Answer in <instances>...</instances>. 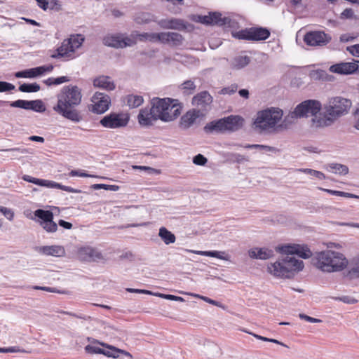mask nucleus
Masks as SVG:
<instances>
[{
	"label": "nucleus",
	"mask_w": 359,
	"mask_h": 359,
	"mask_svg": "<svg viewBox=\"0 0 359 359\" xmlns=\"http://www.w3.org/2000/svg\"><path fill=\"white\" fill-rule=\"evenodd\" d=\"M346 49L352 55L359 57V44L348 46Z\"/></svg>",
	"instance_id": "338daca9"
},
{
	"label": "nucleus",
	"mask_w": 359,
	"mask_h": 359,
	"mask_svg": "<svg viewBox=\"0 0 359 359\" xmlns=\"http://www.w3.org/2000/svg\"><path fill=\"white\" fill-rule=\"evenodd\" d=\"M304 268V262L294 257L287 255L281 260L268 266V271L275 276L289 278L292 271H299Z\"/></svg>",
	"instance_id": "39448f33"
},
{
	"label": "nucleus",
	"mask_w": 359,
	"mask_h": 359,
	"mask_svg": "<svg viewBox=\"0 0 359 359\" xmlns=\"http://www.w3.org/2000/svg\"><path fill=\"white\" fill-rule=\"evenodd\" d=\"M92 102H93L92 111L103 114L109 109L111 99L108 95L97 92L93 95Z\"/></svg>",
	"instance_id": "2eb2a0df"
},
{
	"label": "nucleus",
	"mask_w": 359,
	"mask_h": 359,
	"mask_svg": "<svg viewBox=\"0 0 359 359\" xmlns=\"http://www.w3.org/2000/svg\"><path fill=\"white\" fill-rule=\"evenodd\" d=\"M278 252L286 255H297L302 259H307L312 256V252L306 245H280L276 248Z\"/></svg>",
	"instance_id": "9b49d317"
},
{
	"label": "nucleus",
	"mask_w": 359,
	"mask_h": 359,
	"mask_svg": "<svg viewBox=\"0 0 359 359\" xmlns=\"http://www.w3.org/2000/svg\"><path fill=\"white\" fill-rule=\"evenodd\" d=\"M332 40V37L323 31H310L304 36V41L310 46H323Z\"/></svg>",
	"instance_id": "ddd939ff"
},
{
	"label": "nucleus",
	"mask_w": 359,
	"mask_h": 359,
	"mask_svg": "<svg viewBox=\"0 0 359 359\" xmlns=\"http://www.w3.org/2000/svg\"><path fill=\"white\" fill-rule=\"evenodd\" d=\"M297 171L310 175L321 180H325L326 178L325 174L323 173L322 172L310 168H299L297 169Z\"/></svg>",
	"instance_id": "ea45409f"
},
{
	"label": "nucleus",
	"mask_w": 359,
	"mask_h": 359,
	"mask_svg": "<svg viewBox=\"0 0 359 359\" xmlns=\"http://www.w3.org/2000/svg\"><path fill=\"white\" fill-rule=\"evenodd\" d=\"M251 59L247 55H238L235 57L231 62V67L234 69H241L249 65Z\"/></svg>",
	"instance_id": "cd10ccee"
},
{
	"label": "nucleus",
	"mask_w": 359,
	"mask_h": 359,
	"mask_svg": "<svg viewBox=\"0 0 359 359\" xmlns=\"http://www.w3.org/2000/svg\"><path fill=\"white\" fill-rule=\"evenodd\" d=\"M103 43L105 46L109 47L123 48L131 46L133 41L128 37L123 38L119 35H108L104 38Z\"/></svg>",
	"instance_id": "f3484780"
},
{
	"label": "nucleus",
	"mask_w": 359,
	"mask_h": 359,
	"mask_svg": "<svg viewBox=\"0 0 359 359\" xmlns=\"http://www.w3.org/2000/svg\"><path fill=\"white\" fill-rule=\"evenodd\" d=\"M203 115V112L200 111V110L194 109L192 111H189L182 116L180 124L183 128H188L199 116Z\"/></svg>",
	"instance_id": "4be33fe9"
},
{
	"label": "nucleus",
	"mask_w": 359,
	"mask_h": 359,
	"mask_svg": "<svg viewBox=\"0 0 359 359\" xmlns=\"http://www.w3.org/2000/svg\"><path fill=\"white\" fill-rule=\"evenodd\" d=\"M311 76L315 80H327L328 75L325 71L318 69L311 72Z\"/></svg>",
	"instance_id": "49530a36"
},
{
	"label": "nucleus",
	"mask_w": 359,
	"mask_h": 359,
	"mask_svg": "<svg viewBox=\"0 0 359 359\" xmlns=\"http://www.w3.org/2000/svg\"><path fill=\"white\" fill-rule=\"evenodd\" d=\"M322 109L321 103L315 100H308L299 104L291 112L288 116L285 117L284 122H286L290 118H297L301 117H308L309 116L317 115Z\"/></svg>",
	"instance_id": "6e6552de"
},
{
	"label": "nucleus",
	"mask_w": 359,
	"mask_h": 359,
	"mask_svg": "<svg viewBox=\"0 0 359 359\" xmlns=\"http://www.w3.org/2000/svg\"><path fill=\"white\" fill-rule=\"evenodd\" d=\"M15 352H26L25 350H21L16 346L8 348H0V353H15Z\"/></svg>",
	"instance_id": "69168bd1"
},
{
	"label": "nucleus",
	"mask_w": 359,
	"mask_h": 359,
	"mask_svg": "<svg viewBox=\"0 0 359 359\" xmlns=\"http://www.w3.org/2000/svg\"><path fill=\"white\" fill-rule=\"evenodd\" d=\"M351 101L342 97H333L328 99L323 105L324 114L330 116L334 121L348 113L351 107Z\"/></svg>",
	"instance_id": "0eeeda50"
},
{
	"label": "nucleus",
	"mask_w": 359,
	"mask_h": 359,
	"mask_svg": "<svg viewBox=\"0 0 359 359\" xmlns=\"http://www.w3.org/2000/svg\"><path fill=\"white\" fill-rule=\"evenodd\" d=\"M238 90V85L237 84H231L229 86L224 87L219 91L220 94L225 95L229 94L231 95L236 92Z\"/></svg>",
	"instance_id": "3c124183"
},
{
	"label": "nucleus",
	"mask_w": 359,
	"mask_h": 359,
	"mask_svg": "<svg viewBox=\"0 0 359 359\" xmlns=\"http://www.w3.org/2000/svg\"><path fill=\"white\" fill-rule=\"evenodd\" d=\"M126 99L127 105L130 108L138 107L144 102V99L142 96L133 94L127 95Z\"/></svg>",
	"instance_id": "c9c22d12"
},
{
	"label": "nucleus",
	"mask_w": 359,
	"mask_h": 359,
	"mask_svg": "<svg viewBox=\"0 0 359 359\" xmlns=\"http://www.w3.org/2000/svg\"><path fill=\"white\" fill-rule=\"evenodd\" d=\"M353 16V11L351 8H346L341 14V18L348 19Z\"/></svg>",
	"instance_id": "774afa93"
},
{
	"label": "nucleus",
	"mask_w": 359,
	"mask_h": 359,
	"mask_svg": "<svg viewBox=\"0 0 359 359\" xmlns=\"http://www.w3.org/2000/svg\"><path fill=\"white\" fill-rule=\"evenodd\" d=\"M96 342L103 346L104 348L92 345H87L84 348L85 351L90 354H102L108 358H118L121 355H123L127 357L128 359H133V355L125 350L98 341H96Z\"/></svg>",
	"instance_id": "1a4fd4ad"
},
{
	"label": "nucleus",
	"mask_w": 359,
	"mask_h": 359,
	"mask_svg": "<svg viewBox=\"0 0 359 359\" xmlns=\"http://www.w3.org/2000/svg\"><path fill=\"white\" fill-rule=\"evenodd\" d=\"M184 40L183 36L177 32L170 33V42H172L174 46H180Z\"/></svg>",
	"instance_id": "a18cd8bd"
},
{
	"label": "nucleus",
	"mask_w": 359,
	"mask_h": 359,
	"mask_svg": "<svg viewBox=\"0 0 359 359\" xmlns=\"http://www.w3.org/2000/svg\"><path fill=\"white\" fill-rule=\"evenodd\" d=\"M271 35L270 30L263 27H252L237 32L233 36L242 40L247 41H264Z\"/></svg>",
	"instance_id": "9d476101"
},
{
	"label": "nucleus",
	"mask_w": 359,
	"mask_h": 359,
	"mask_svg": "<svg viewBox=\"0 0 359 359\" xmlns=\"http://www.w3.org/2000/svg\"><path fill=\"white\" fill-rule=\"evenodd\" d=\"M0 212L2 213L9 221H12L13 219L14 212L11 209L0 206Z\"/></svg>",
	"instance_id": "603ef678"
},
{
	"label": "nucleus",
	"mask_w": 359,
	"mask_h": 359,
	"mask_svg": "<svg viewBox=\"0 0 359 359\" xmlns=\"http://www.w3.org/2000/svg\"><path fill=\"white\" fill-rule=\"evenodd\" d=\"M335 300L341 301L344 303L353 304L357 302V300L350 296H342L339 297H334Z\"/></svg>",
	"instance_id": "bf43d9fd"
},
{
	"label": "nucleus",
	"mask_w": 359,
	"mask_h": 359,
	"mask_svg": "<svg viewBox=\"0 0 359 359\" xmlns=\"http://www.w3.org/2000/svg\"><path fill=\"white\" fill-rule=\"evenodd\" d=\"M39 76L43 75L45 72H51L54 68L53 65H43L37 67Z\"/></svg>",
	"instance_id": "680f3d73"
},
{
	"label": "nucleus",
	"mask_w": 359,
	"mask_h": 359,
	"mask_svg": "<svg viewBox=\"0 0 359 359\" xmlns=\"http://www.w3.org/2000/svg\"><path fill=\"white\" fill-rule=\"evenodd\" d=\"M170 32L157 33V41H160L163 43H170Z\"/></svg>",
	"instance_id": "6e6d98bb"
},
{
	"label": "nucleus",
	"mask_w": 359,
	"mask_h": 359,
	"mask_svg": "<svg viewBox=\"0 0 359 359\" xmlns=\"http://www.w3.org/2000/svg\"><path fill=\"white\" fill-rule=\"evenodd\" d=\"M22 180L33 183L34 184L41 186V187H45L48 188H53V189H60L62 190H64L65 191L69 192V193H81V191L79 189H76L74 188H72L71 187L65 186L60 183H57L54 181H50L47 180H43V179H38L33 177L32 176L25 175L22 176Z\"/></svg>",
	"instance_id": "f8f14e48"
},
{
	"label": "nucleus",
	"mask_w": 359,
	"mask_h": 359,
	"mask_svg": "<svg viewBox=\"0 0 359 359\" xmlns=\"http://www.w3.org/2000/svg\"><path fill=\"white\" fill-rule=\"evenodd\" d=\"M128 122V117L123 114L111 113L100 120V124L109 128H118L126 126Z\"/></svg>",
	"instance_id": "4468645a"
},
{
	"label": "nucleus",
	"mask_w": 359,
	"mask_h": 359,
	"mask_svg": "<svg viewBox=\"0 0 359 359\" xmlns=\"http://www.w3.org/2000/svg\"><path fill=\"white\" fill-rule=\"evenodd\" d=\"M9 105L11 107L22 108L24 109L29 110V101L24 100H18L13 102L0 100V107Z\"/></svg>",
	"instance_id": "2f4dec72"
},
{
	"label": "nucleus",
	"mask_w": 359,
	"mask_h": 359,
	"mask_svg": "<svg viewBox=\"0 0 359 359\" xmlns=\"http://www.w3.org/2000/svg\"><path fill=\"white\" fill-rule=\"evenodd\" d=\"M15 76L16 78L33 79V78H36V77L39 76V72H38V68L36 67L30 68V69H25L22 71L17 72L15 74Z\"/></svg>",
	"instance_id": "f704fd0d"
},
{
	"label": "nucleus",
	"mask_w": 359,
	"mask_h": 359,
	"mask_svg": "<svg viewBox=\"0 0 359 359\" xmlns=\"http://www.w3.org/2000/svg\"><path fill=\"white\" fill-rule=\"evenodd\" d=\"M67 41L71 42V48L73 49V52L79 48L84 41V37L81 34H77L76 36H72L70 38L67 39Z\"/></svg>",
	"instance_id": "e433bc0d"
},
{
	"label": "nucleus",
	"mask_w": 359,
	"mask_h": 359,
	"mask_svg": "<svg viewBox=\"0 0 359 359\" xmlns=\"http://www.w3.org/2000/svg\"><path fill=\"white\" fill-rule=\"evenodd\" d=\"M138 122L142 126H151L158 119L157 116L153 113L151 107H144L140 109L137 116Z\"/></svg>",
	"instance_id": "6ab92c4d"
},
{
	"label": "nucleus",
	"mask_w": 359,
	"mask_h": 359,
	"mask_svg": "<svg viewBox=\"0 0 359 359\" xmlns=\"http://www.w3.org/2000/svg\"><path fill=\"white\" fill-rule=\"evenodd\" d=\"M358 62V60H354L351 62L337 63L332 65L330 67V71L343 75L352 74L356 72H359V62Z\"/></svg>",
	"instance_id": "dca6fc26"
},
{
	"label": "nucleus",
	"mask_w": 359,
	"mask_h": 359,
	"mask_svg": "<svg viewBox=\"0 0 359 359\" xmlns=\"http://www.w3.org/2000/svg\"><path fill=\"white\" fill-rule=\"evenodd\" d=\"M15 89V86L12 83L6 82V81H0V92H7L11 91Z\"/></svg>",
	"instance_id": "13d9d810"
},
{
	"label": "nucleus",
	"mask_w": 359,
	"mask_h": 359,
	"mask_svg": "<svg viewBox=\"0 0 359 359\" xmlns=\"http://www.w3.org/2000/svg\"><path fill=\"white\" fill-rule=\"evenodd\" d=\"M283 111L278 108H269L258 111L254 121L255 128L260 131L273 128L283 116Z\"/></svg>",
	"instance_id": "423d86ee"
},
{
	"label": "nucleus",
	"mask_w": 359,
	"mask_h": 359,
	"mask_svg": "<svg viewBox=\"0 0 359 359\" xmlns=\"http://www.w3.org/2000/svg\"><path fill=\"white\" fill-rule=\"evenodd\" d=\"M93 86L106 90H113L115 88L114 83L107 76H100L93 80Z\"/></svg>",
	"instance_id": "393cba45"
},
{
	"label": "nucleus",
	"mask_w": 359,
	"mask_h": 359,
	"mask_svg": "<svg viewBox=\"0 0 359 359\" xmlns=\"http://www.w3.org/2000/svg\"><path fill=\"white\" fill-rule=\"evenodd\" d=\"M208 159L202 154H198L193 158V163L198 165H205Z\"/></svg>",
	"instance_id": "5fc2aeb1"
},
{
	"label": "nucleus",
	"mask_w": 359,
	"mask_h": 359,
	"mask_svg": "<svg viewBox=\"0 0 359 359\" xmlns=\"http://www.w3.org/2000/svg\"><path fill=\"white\" fill-rule=\"evenodd\" d=\"M158 236L166 245L174 243L176 241L175 236L165 227L160 228Z\"/></svg>",
	"instance_id": "7c9ffc66"
},
{
	"label": "nucleus",
	"mask_w": 359,
	"mask_h": 359,
	"mask_svg": "<svg viewBox=\"0 0 359 359\" xmlns=\"http://www.w3.org/2000/svg\"><path fill=\"white\" fill-rule=\"evenodd\" d=\"M151 15L149 13H140L135 16V21L137 24H147L151 21Z\"/></svg>",
	"instance_id": "37998d69"
},
{
	"label": "nucleus",
	"mask_w": 359,
	"mask_h": 359,
	"mask_svg": "<svg viewBox=\"0 0 359 359\" xmlns=\"http://www.w3.org/2000/svg\"><path fill=\"white\" fill-rule=\"evenodd\" d=\"M313 264L324 272H334L342 271L347 265L348 262L343 254L325 250L318 252L313 259Z\"/></svg>",
	"instance_id": "f03ea898"
},
{
	"label": "nucleus",
	"mask_w": 359,
	"mask_h": 359,
	"mask_svg": "<svg viewBox=\"0 0 359 359\" xmlns=\"http://www.w3.org/2000/svg\"><path fill=\"white\" fill-rule=\"evenodd\" d=\"M326 169L335 174L345 175L348 173V168L346 165L332 163L326 165Z\"/></svg>",
	"instance_id": "c756f323"
},
{
	"label": "nucleus",
	"mask_w": 359,
	"mask_h": 359,
	"mask_svg": "<svg viewBox=\"0 0 359 359\" xmlns=\"http://www.w3.org/2000/svg\"><path fill=\"white\" fill-rule=\"evenodd\" d=\"M33 289L34 290H43V291H46V292H55V293H60V294H65L66 292H61L60 290H58L57 288L55 287H43V286H34L33 287Z\"/></svg>",
	"instance_id": "4d7b16f0"
},
{
	"label": "nucleus",
	"mask_w": 359,
	"mask_h": 359,
	"mask_svg": "<svg viewBox=\"0 0 359 359\" xmlns=\"http://www.w3.org/2000/svg\"><path fill=\"white\" fill-rule=\"evenodd\" d=\"M203 300L208 304H210L212 305H214V306H216L217 307H219V308H222V309L224 310H226V306L224 304H222L221 302H217V301H215L214 299H212L209 297H205V298H203Z\"/></svg>",
	"instance_id": "052dcab7"
},
{
	"label": "nucleus",
	"mask_w": 359,
	"mask_h": 359,
	"mask_svg": "<svg viewBox=\"0 0 359 359\" xmlns=\"http://www.w3.org/2000/svg\"><path fill=\"white\" fill-rule=\"evenodd\" d=\"M155 295L160 297L161 298L168 299V300H172V301H177V302H184V299L178 296H175L172 294H161V293H156L154 294Z\"/></svg>",
	"instance_id": "864d4df0"
},
{
	"label": "nucleus",
	"mask_w": 359,
	"mask_h": 359,
	"mask_svg": "<svg viewBox=\"0 0 359 359\" xmlns=\"http://www.w3.org/2000/svg\"><path fill=\"white\" fill-rule=\"evenodd\" d=\"M184 251L194 253L199 255L216 257L222 260H229V257L226 255L225 252L222 251H201L185 249Z\"/></svg>",
	"instance_id": "a878e982"
},
{
	"label": "nucleus",
	"mask_w": 359,
	"mask_h": 359,
	"mask_svg": "<svg viewBox=\"0 0 359 359\" xmlns=\"http://www.w3.org/2000/svg\"><path fill=\"white\" fill-rule=\"evenodd\" d=\"M40 90V86L36 83H23L19 86V90L23 93H35Z\"/></svg>",
	"instance_id": "58836bf2"
},
{
	"label": "nucleus",
	"mask_w": 359,
	"mask_h": 359,
	"mask_svg": "<svg viewBox=\"0 0 359 359\" xmlns=\"http://www.w3.org/2000/svg\"><path fill=\"white\" fill-rule=\"evenodd\" d=\"M319 189L321 191H323L325 192H327L331 195H334V196H342V197L352 198H359V196L353 194H351V193L344 192V191H341L332 190V189H324V188H321V187H320Z\"/></svg>",
	"instance_id": "4c0bfd02"
},
{
	"label": "nucleus",
	"mask_w": 359,
	"mask_h": 359,
	"mask_svg": "<svg viewBox=\"0 0 359 359\" xmlns=\"http://www.w3.org/2000/svg\"><path fill=\"white\" fill-rule=\"evenodd\" d=\"M29 110L36 112H43L46 110V107L41 100H30Z\"/></svg>",
	"instance_id": "79ce46f5"
},
{
	"label": "nucleus",
	"mask_w": 359,
	"mask_h": 359,
	"mask_svg": "<svg viewBox=\"0 0 359 359\" xmlns=\"http://www.w3.org/2000/svg\"><path fill=\"white\" fill-rule=\"evenodd\" d=\"M212 102V97L207 91L198 93L193 97L192 104L196 106L200 111H207Z\"/></svg>",
	"instance_id": "a211bd4d"
},
{
	"label": "nucleus",
	"mask_w": 359,
	"mask_h": 359,
	"mask_svg": "<svg viewBox=\"0 0 359 359\" xmlns=\"http://www.w3.org/2000/svg\"><path fill=\"white\" fill-rule=\"evenodd\" d=\"M227 157L230 161L233 163H242L243 162L249 161V158L248 156L237 153H229L227 154Z\"/></svg>",
	"instance_id": "a19ab883"
},
{
	"label": "nucleus",
	"mask_w": 359,
	"mask_h": 359,
	"mask_svg": "<svg viewBox=\"0 0 359 359\" xmlns=\"http://www.w3.org/2000/svg\"><path fill=\"white\" fill-rule=\"evenodd\" d=\"M176 100L171 98L153 97L151 101V107L153 113L158 120L163 122H170L177 118L180 114V108L173 103Z\"/></svg>",
	"instance_id": "7ed1b4c3"
},
{
	"label": "nucleus",
	"mask_w": 359,
	"mask_h": 359,
	"mask_svg": "<svg viewBox=\"0 0 359 359\" xmlns=\"http://www.w3.org/2000/svg\"><path fill=\"white\" fill-rule=\"evenodd\" d=\"M82 99L81 90L77 86H64L57 95V103L53 110L61 116L74 123L82 120V116L77 109Z\"/></svg>",
	"instance_id": "f257e3e1"
},
{
	"label": "nucleus",
	"mask_w": 359,
	"mask_h": 359,
	"mask_svg": "<svg viewBox=\"0 0 359 359\" xmlns=\"http://www.w3.org/2000/svg\"><path fill=\"white\" fill-rule=\"evenodd\" d=\"M48 8L58 12L62 10V5L58 0H48Z\"/></svg>",
	"instance_id": "8fccbe9b"
},
{
	"label": "nucleus",
	"mask_w": 359,
	"mask_h": 359,
	"mask_svg": "<svg viewBox=\"0 0 359 359\" xmlns=\"http://www.w3.org/2000/svg\"><path fill=\"white\" fill-rule=\"evenodd\" d=\"M71 42L67 41V39L64 40L61 46L57 48V53L51 55L53 58L68 57L71 53H73V49L71 48Z\"/></svg>",
	"instance_id": "bb28decb"
},
{
	"label": "nucleus",
	"mask_w": 359,
	"mask_h": 359,
	"mask_svg": "<svg viewBox=\"0 0 359 359\" xmlns=\"http://www.w3.org/2000/svg\"><path fill=\"white\" fill-rule=\"evenodd\" d=\"M69 175L72 176V177L79 176V177H94L92 175L86 173V172H84L83 171H81V170H72L69 172Z\"/></svg>",
	"instance_id": "e2e57ef3"
},
{
	"label": "nucleus",
	"mask_w": 359,
	"mask_h": 359,
	"mask_svg": "<svg viewBox=\"0 0 359 359\" xmlns=\"http://www.w3.org/2000/svg\"><path fill=\"white\" fill-rule=\"evenodd\" d=\"M180 88L184 90V93L191 94L196 88V85L193 81L187 80L181 84Z\"/></svg>",
	"instance_id": "c03bdc74"
},
{
	"label": "nucleus",
	"mask_w": 359,
	"mask_h": 359,
	"mask_svg": "<svg viewBox=\"0 0 359 359\" xmlns=\"http://www.w3.org/2000/svg\"><path fill=\"white\" fill-rule=\"evenodd\" d=\"M78 257L82 261L91 262L100 259L102 256L100 252L91 247H83L78 250Z\"/></svg>",
	"instance_id": "aec40b11"
},
{
	"label": "nucleus",
	"mask_w": 359,
	"mask_h": 359,
	"mask_svg": "<svg viewBox=\"0 0 359 359\" xmlns=\"http://www.w3.org/2000/svg\"><path fill=\"white\" fill-rule=\"evenodd\" d=\"M243 123L244 119L241 116L230 115L206 123L203 130L207 134L235 132L241 129Z\"/></svg>",
	"instance_id": "20e7f679"
},
{
	"label": "nucleus",
	"mask_w": 359,
	"mask_h": 359,
	"mask_svg": "<svg viewBox=\"0 0 359 359\" xmlns=\"http://www.w3.org/2000/svg\"><path fill=\"white\" fill-rule=\"evenodd\" d=\"M313 116L312 121L316 127L330 126L335 121L330 116H327L325 114L324 116H317L316 115Z\"/></svg>",
	"instance_id": "c85d7f7f"
},
{
	"label": "nucleus",
	"mask_w": 359,
	"mask_h": 359,
	"mask_svg": "<svg viewBox=\"0 0 359 359\" xmlns=\"http://www.w3.org/2000/svg\"><path fill=\"white\" fill-rule=\"evenodd\" d=\"M249 256L253 259H268L273 256V251L266 248H255L248 252Z\"/></svg>",
	"instance_id": "5701e85b"
},
{
	"label": "nucleus",
	"mask_w": 359,
	"mask_h": 359,
	"mask_svg": "<svg viewBox=\"0 0 359 359\" xmlns=\"http://www.w3.org/2000/svg\"><path fill=\"white\" fill-rule=\"evenodd\" d=\"M211 13V25L219 26L229 25L231 20L228 17H222L220 13L214 12Z\"/></svg>",
	"instance_id": "473e14b6"
},
{
	"label": "nucleus",
	"mask_w": 359,
	"mask_h": 359,
	"mask_svg": "<svg viewBox=\"0 0 359 359\" xmlns=\"http://www.w3.org/2000/svg\"><path fill=\"white\" fill-rule=\"evenodd\" d=\"M158 24L163 29H176L179 31L187 29L185 22L181 19H162L158 22Z\"/></svg>",
	"instance_id": "412c9836"
},
{
	"label": "nucleus",
	"mask_w": 359,
	"mask_h": 359,
	"mask_svg": "<svg viewBox=\"0 0 359 359\" xmlns=\"http://www.w3.org/2000/svg\"><path fill=\"white\" fill-rule=\"evenodd\" d=\"M38 252L45 255L62 257L65 254L63 247L60 245H46L38 248Z\"/></svg>",
	"instance_id": "b1692460"
},
{
	"label": "nucleus",
	"mask_w": 359,
	"mask_h": 359,
	"mask_svg": "<svg viewBox=\"0 0 359 359\" xmlns=\"http://www.w3.org/2000/svg\"><path fill=\"white\" fill-rule=\"evenodd\" d=\"M41 226L48 233H53L57 230V225L55 222H53V219H50L48 222L42 224Z\"/></svg>",
	"instance_id": "de8ad7c7"
},
{
	"label": "nucleus",
	"mask_w": 359,
	"mask_h": 359,
	"mask_svg": "<svg viewBox=\"0 0 359 359\" xmlns=\"http://www.w3.org/2000/svg\"><path fill=\"white\" fill-rule=\"evenodd\" d=\"M140 41H157V33H142L140 34Z\"/></svg>",
	"instance_id": "09e8293b"
},
{
	"label": "nucleus",
	"mask_w": 359,
	"mask_h": 359,
	"mask_svg": "<svg viewBox=\"0 0 359 359\" xmlns=\"http://www.w3.org/2000/svg\"><path fill=\"white\" fill-rule=\"evenodd\" d=\"M34 216L41 219L39 221L40 225L48 222L50 219H53V213L50 210L37 209L34 211Z\"/></svg>",
	"instance_id": "72a5a7b5"
},
{
	"label": "nucleus",
	"mask_w": 359,
	"mask_h": 359,
	"mask_svg": "<svg viewBox=\"0 0 359 359\" xmlns=\"http://www.w3.org/2000/svg\"><path fill=\"white\" fill-rule=\"evenodd\" d=\"M299 318L302 319V320H304L306 321H308L309 323H320L322 320H320V319H318V318H313V317H311V316H309L306 314H304V313H300L299 315Z\"/></svg>",
	"instance_id": "0e129e2a"
}]
</instances>
